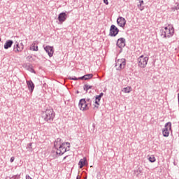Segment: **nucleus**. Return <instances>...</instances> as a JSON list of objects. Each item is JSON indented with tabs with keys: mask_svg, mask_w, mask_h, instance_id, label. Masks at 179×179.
I'll list each match as a JSON object with an SVG mask.
<instances>
[{
	"mask_svg": "<svg viewBox=\"0 0 179 179\" xmlns=\"http://www.w3.org/2000/svg\"><path fill=\"white\" fill-rule=\"evenodd\" d=\"M62 139L60 138H57L54 142L53 149H55L56 155L58 156H62L66 152H69L68 148H65L67 145H69V142L62 143L61 142Z\"/></svg>",
	"mask_w": 179,
	"mask_h": 179,
	"instance_id": "1",
	"label": "nucleus"
},
{
	"mask_svg": "<svg viewBox=\"0 0 179 179\" xmlns=\"http://www.w3.org/2000/svg\"><path fill=\"white\" fill-rule=\"evenodd\" d=\"M41 115L46 122H52L54 118H55V112H54L52 108L46 109L45 111L42 112Z\"/></svg>",
	"mask_w": 179,
	"mask_h": 179,
	"instance_id": "2",
	"label": "nucleus"
},
{
	"mask_svg": "<svg viewBox=\"0 0 179 179\" xmlns=\"http://www.w3.org/2000/svg\"><path fill=\"white\" fill-rule=\"evenodd\" d=\"M161 31V36H164L163 38H170L174 36V27H173V25H169V29L168 30L164 31V29H162Z\"/></svg>",
	"mask_w": 179,
	"mask_h": 179,
	"instance_id": "3",
	"label": "nucleus"
},
{
	"mask_svg": "<svg viewBox=\"0 0 179 179\" xmlns=\"http://www.w3.org/2000/svg\"><path fill=\"white\" fill-rule=\"evenodd\" d=\"M137 61L140 68H146V65H148V62L149 61V57H145L142 55L138 58Z\"/></svg>",
	"mask_w": 179,
	"mask_h": 179,
	"instance_id": "4",
	"label": "nucleus"
},
{
	"mask_svg": "<svg viewBox=\"0 0 179 179\" xmlns=\"http://www.w3.org/2000/svg\"><path fill=\"white\" fill-rule=\"evenodd\" d=\"M78 107L80 110H82V111H86L87 110H89L91 106L90 104H88L87 102H86V99L83 98L80 99L78 103Z\"/></svg>",
	"mask_w": 179,
	"mask_h": 179,
	"instance_id": "5",
	"label": "nucleus"
},
{
	"mask_svg": "<svg viewBox=\"0 0 179 179\" xmlns=\"http://www.w3.org/2000/svg\"><path fill=\"white\" fill-rule=\"evenodd\" d=\"M118 33H120V29L115 25L112 24L109 30V36L110 37H117Z\"/></svg>",
	"mask_w": 179,
	"mask_h": 179,
	"instance_id": "6",
	"label": "nucleus"
},
{
	"mask_svg": "<svg viewBox=\"0 0 179 179\" xmlns=\"http://www.w3.org/2000/svg\"><path fill=\"white\" fill-rule=\"evenodd\" d=\"M24 48V45L23 43H21L19 45V42L16 41L13 46V51L15 54H19V52H22Z\"/></svg>",
	"mask_w": 179,
	"mask_h": 179,
	"instance_id": "7",
	"label": "nucleus"
},
{
	"mask_svg": "<svg viewBox=\"0 0 179 179\" xmlns=\"http://www.w3.org/2000/svg\"><path fill=\"white\" fill-rule=\"evenodd\" d=\"M125 43L126 40L124 38H120L116 42V45L118 47V48H120L121 51H122V48L127 45Z\"/></svg>",
	"mask_w": 179,
	"mask_h": 179,
	"instance_id": "8",
	"label": "nucleus"
},
{
	"mask_svg": "<svg viewBox=\"0 0 179 179\" xmlns=\"http://www.w3.org/2000/svg\"><path fill=\"white\" fill-rule=\"evenodd\" d=\"M68 18V15L65 12H62L58 15V20L60 24H62L65 20Z\"/></svg>",
	"mask_w": 179,
	"mask_h": 179,
	"instance_id": "9",
	"label": "nucleus"
},
{
	"mask_svg": "<svg viewBox=\"0 0 179 179\" xmlns=\"http://www.w3.org/2000/svg\"><path fill=\"white\" fill-rule=\"evenodd\" d=\"M44 50L45 52H47L48 55L51 58L54 55V47L46 45L44 47Z\"/></svg>",
	"mask_w": 179,
	"mask_h": 179,
	"instance_id": "10",
	"label": "nucleus"
},
{
	"mask_svg": "<svg viewBox=\"0 0 179 179\" xmlns=\"http://www.w3.org/2000/svg\"><path fill=\"white\" fill-rule=\"evenodd\" d=\"M104 96V93L101 92L99 95L95 96V102L94 103L96 105L94 106V108H99V106H100V101L101 100V97Z\"/></svg>",
	"mask_w": 179,
	"mask_h": 179,
	"instance_id": "11",
	"label": "nucleus"
},
{
	"mask_svg": "<svg viewBox=\"0 0 179 179\" xmlns=\"http://www.w3.org/2000/svg\"><path fill=\"white\" fill-rule=\"evenodd\" d=\"M117 24L120 27H125V24H127V20L123 17H119L117 19Z\"/></svg>",
	"mask_w": 179,
	"mask_h": 179,
	"instance_id": "12",
	"label": "nucleus"
},
{
	"mask_svg": "<svg viewBox=\"0 0 179 179\" xmlns=\"http://www.w3.org/2000/svg\"><path fill=\"white\" fill-rule=\"evenodd\" d=\"M27 87L29 90V92L33 93V92H34V87H36L34 83H33V81L31 80H27Z\"/></svg>",
	"mask_w": 179,
	"mask_h": 179,
	"instance_id": "13",
	"label": "nucleus"
},
{
	"mask_svg": "<svg viewBox=\"0 0 179 179\" xmlns=\"http://www.w3.org/2000/svg\"><path fill=\"white\" fill-rule=\"evenodd\" d=\"M127 65V59H120V64L117 68V71H121V69H124L125 68V66Z\"/></svg>",
	"mask_w": 179,
	"mask_h": 179,
	"instance_id": "14",
	"label": "nucleus"
},
{
	"mask_svg": "<svg viewBox=\"0 0 179 179\" xmlns=\"http://www.w3.org/2000/svg\"><path fill=\"white\" fill-rule=\"evenodd\" d=\"M87 162V159L86 158V157L81 159L78 162L79 168L80 169H83V167H85V166H86V162Z\"/></svg>",
	"mask_w": 179,
	"mask_h": 179,
	"instance_id": "15",
	"label": "nucleus"
},
{
	"mask_svg": "<svg viewBox=\"0 0 179 179\" xmlns=\"http://www.w3.org/2000/svg\"><path fill=\"white\" fill-rule=\"evenodd\" d=\"M13 45V40H7L4 44V50H9Z\"/></svg>",
	"mask_w": 179,
	"mask_h": 179,
	"instance_id": "16",
	"label": "nucleus"
},
{
	"mask_svg": "<svg viewBox=\"0 0 179 179\" xmlns=\"http://www.w3.org/2000/svg\"><path fill=\"white\" fill-rule=\"evenodd\" d=\"M30 50L31 51H38V46L36 45V42H34L31 46H30Z\"/></svg>",
	"mask_w": 179,
	"mask_h": 179,
	"instance_id": "17",
	"label": "nucleus"
},
{
	"mask_svg": "<svg viewBox=\"0 0 179 179\" xmlns=\"http://www.w3.org/2000/svg\"><path fill=\"white\" fill-rule=\"evenodd\" d=\"M162 135H163V136H164V138H169V136L170 135V131L167 129H163Z\"/></svg>",
	"mask_w": 179,
	"mask_h": 179,
	"instance_id": "18",
	"label": "nucleus"
},
{
	"mask_svg": "<svg viewBox=\"0 0 179 179\" xmlns=\"http://www.w3.org/2000/svg\"><path fill=\"white\" fill-rule=\"evenodd\" d=\"M134 174L136 175V177H139V176H142V169H141V168H138L134 171Z\"/></svg>",
	"mask_w": 179,
	"mask_h": 179,
	"instance_id": "19",
	"label": "nucleus"
},
{
	"mask_svg": "<svg viewBox=\"0 0 179 179\" xmlns=\"http://www.w3.org/2000/svg\"><path fill=\"white\" fill-rule=\"evenodd\" d=\"M83 89H84V90H85V92H88L89 90L93 89V86H92V85H88V84H85V85H84V86H83Z\"/></svg>",
	"mask_w": 179,
	"mask_h": 179,
	"instance_id": "20",
	"label": "nucleus"
},
{
	"mask_svg": "<svg viewBox=\"0 0 179 179\" xmlns=\"http://www.w3.org/2000/svg\"><path fill=\"white\" fill-rule=\"evenodd\" d=\"M163 129H169V131H171V122H168Z\"/></svg>",
	"mask_w": 179,
	"mask_h": 179,
	"instance_id": "21",
	"label": "nucleus"
},
{
	"mask_svg": "<svg viewBox=\"0 0 179 179\" xmlns=\"http://www.w3.org/2000/svg\"><path fill=\"white\" fill-rule=\"evenodd\" d=\"M122 92H123V93H131V87L128 86V87H124Z\"/></svg>",
	"mask_w": 179,
	"mask_h": 179,
	"instance_id": "22",
	"label": "nucleus"
},
{
	"mask_svg": "<svg viewBox=\"0 0 179 179\" xmlns=\"http://www.w3.org/2000/svg\"><path fill=\"white\" fill-rule=\"evenodd\" d=\"M27 69L29 72H31V73H36V71L33 69V66L31 65L27 66Z\"/></svg>",
	"mask_w": 179,
	"mask_h": 179,
	"instance_id": "23",
	"label": "nucleus"
},
{
	"mask_svg": "<svg viewBox=\"0 0 179 179\" xmlns=\"http://www.w3.org/2000/svg\"><path fill=\"white\" fill-rule=\"evenodd\" d=\"M148 160L150 163H155V162H156V157H155V156L152 155L148 157Z\"/></svg>",
	"mask_w": 179,
	"mask_h": 179,
	"instance_id": "24",
	"label": "nucleus"
},
{
	"mask_svg": "<svg viewBox=\"0 0 179 179\" xmlns=\"http://www.w3.org/2000/svg\"><path fill=\"white\" fill-rule=\"evenodd\" d=\"M85 80H89V79H92V78H93V74L92 73L86 74L85 75Z\"/></svg>",
	"mask_w": 179,
	"mask_h": 179,
	"instance_id": "25",
	"label": "nucleus"
},
{
	"mask_svg": "<svg viewBox=\"0 0 179 179\" xmlns=\"http://www.w3.org/2000/svg\"><path fill=\"white\" fill-rule=\"evenodd\" d=\"M176 6H173L172 8L173 10H178V9H179V3H176Z\"/></svg>",
	"mask_w": 179,
	"mask_h": 179,
	"instance_id": "26",
	"label": "nucleus"
},
{
	"mask_svg": "<svg viewBox=\"0 0 179 179\" xmlns=\"http://www.w3.org/2000/svg\"><path fill=\"white\" fill-rule=\"evenodd\" d=\"M86 103H87L92 107V99L90 98L85 99Z\"/></svg>",
	"mask_w": 179,
	"mask_h": 179,
	"instance_id": "27",
	"label": "nucleus"
},
{
	"mask_svg": "<svg viewBox=\"0 0 179 179\" xmlns=\"http://www.w3.org/2000/svg\"><path fill=\"white\" fill-rule=\"evenodd\" d=\"M138 8L140 10H143V9H145V6L141 3L138 4Z\"/></svg>",
	"mask_w": 179,
	"mask_h": 179,
	"instance_id": "28",
	"label": "nucleus"
},
{
	"mask_svg": "<svg viewBox=\"0 0 179 179\" xmlns=\"http://www.w3.org/2000/svg\"><path fill=\"white\" fill-rule=\"evenodd\" d=\"M27 59L29 62H33L34 59H33V57L32 56H28L27 57Z\"/></svg>",
	"mask_w": 179,
	"mask_h": 179,
	"instance_id": "29",
	"label": "nucleus"
},
{
	"mask_svg": "<svg viewBox=\"0 0 179 179\" xmlns=\"http://www.w3.org/2000/svg\"><path fill=\"white\" fill-rule=\"evenodd\" d=\"M70 80H79V78H76V76L73 77H69Z\"/></svg>",
	"mask_w": 179,
	"mask_h": 179,
	"instance_id": "30",
	"label": "nucleus"
},
{
	"mask_svg": "<svg viewBox=\"0 0 179 179\" xmlns=\"http://www.w3.org/2000/svg\"><path fill=\"white\" fill-rule=\"evenodd\" d=\"M90 129L91 128V131H92V132H94V129L96 128V124H92V127H89Z\"/></svg>",
	"mask_w": 179,
	"mask_h": 179,
	"instance_id": "31",
	"label": "nucleus"
},
{
	"mask_svg": "<svg viewBox=\"0 0 179 179\" xmlns=\"http://www.w3.org/2000/svg\"><path fill=\"white\" fill-rule=\"evenodd\" d=\"M170 26H171V24H169L168 27H164V31H166L167 30H169L170 29Z\"/></svg>",
	"mask_w": 179,
	"mask_h": 179,
	"instance_id": "32",
	"label": "nucleus"
},
{
	"mask_svg": "<svg viewBox=\"0 0 179 179\" xmlns=\"http://www.w3.org/2000/svg\"><path fill=\"white\" fill-rule=\"evenodd\" d=\"M78 80H85V76H83L81 77H78Z\"/></svg>",
	"mask_w": 179,
	"mask_h": 179,
	"instance_id": "33",
	"label": "nucleus"
},
{
	"mask_svg": "<svg viewBox=\"0 0 179 179\" xmlns=\"http://www.w3.org/2000/svg\"><path fill=\"white\" fill-rule=\"evenodd\" d=\"M120 64H121V59H117V61L116 62V66H118V65L120 66Z\"/></svg>",
	"mask_w": 179,
	"mask_h": 179,
	"instance_id": "34",
	"label": "nucleus"
},
{
	"mask_svg": "<svg viewBox=\"0 0 179 179\" xmlns=\"http://www.w3.org/2000/svg\"><path fill=\"white\" fill-rule=\"evenodd\" d=\"M65 148H66L67 150H70L71 143H69V145H65Z\"/></svg>",
	"mask_w": 179,
	"mask_h": 179,
	"instance_id": "35",
	"label": "nucleus"
},
{
	"mask_svg": "<svg viewBox=\"0 0 179 179\" xmlns=\"http://www.w3.org/2000/svg\"><path fill=\"white\" fill-rule=\"evenodd\" d=\"M10 162L11 163H13V162H15V157H12L10 158Z\"/></svg>",
	"mask_w": 179,
	"mask_h": 179,
	"instance_id": "36",
	"label": "nucleus"
},
{
	"mask_svg": "<svg viewBox=\"0 0 179 179\" xmlns=\"http://www.w3.org/2000/svg\"><path fill=\"white\" fill-rule=\"evenodd\" d=\"M33 143H29L27 145V148H29V149H31V146H32Z\"/></svg>",
	"mask_w": 179,
	"mask_h": 179,
	"instance_id": "37",
	"label": "nucleus"
},
{
	"mask_svg": "<svg viewBox=\"0 0 179 179\" xmlns=\"http://www.w3.org/2000/svg\"><path fill=\"white\" fill-rule=\"evenodd\" d=\"M139 3H140L141 5H143H143H145V3H144L143 1H139Z\"/></svg>",
	"mask_w": 179,
	"mask_h": 179,
	"instance_id": "38",
	"label": "nucleus"
},
{
	"mask_svg": "<svg viewBox=\"0 0 179 179\" xmlns=\"http://www.w3.org/2000/svg\"><path fill=\"white\" fill-rule=\"evenodd\" d=\"M105 5H108V1H103Z\"/></svg>",
	"mask_w": 179,
	"mask_h": 179,
	"instance_id": "39",
	"label": "nucleus"
},
{
	"mask_svg": "<svg viewBox=\"0 0 179 179\" xmlns=\"http://www.w3.org/2000/svg\"><path fill=\"white\" fill-rule=\"evenodd\" d=\"M69 155H66V156H65L64 158H63V160H66V158L69 157Z\"/></svg>",
	"mask_w": 179,
	"mask_h": 179,
	"instance_id": "40",
	"label": "nucleus"
},
{
	"mask_svg": "<svg viewBox=\"0 0 179 179\" xmlns=\"http://www.w3.org/2000/svg\"><path fill=\"white\" fill-rule=\"evenodd\" d=\"M79 178H80V177H79V176H78L76 177V179H79Z\"/></svg>",
	"mask_w": 179,
	"mask_h": 179,
	"instance_id": "41",
	"label": "nucleus"
},
{
	"mask_svg": "<svg viewBox=\"0 0 179 179\" xmlns=\"http://www.w3.org/2000/svg\"><path fill=\"white\" fill-rule=\"evenodd\" d=\"M76 94H79V91L77 90V91H76Z\"/></svg>",
	"mask_w": 179,
	"mask_h": 179,
	"instance_id": "42",
	"label": "nucleus"
},
{
	"mask_svg": "<svg viewBox=\"0 0 179 179\" xmlns=\"http://www.w3.org/2000/svg\"><path fill=\"white\" fill-rule=\"evenodd\" d=\"M84 179H87V176H85V177H84Z\"/></svg>",
	"mask_w": 179,
	"mask_h": 179,
	"instance_id": "43",
	"label": "nucleus"
},
{
	"mask_svg": "<svg viewBox=\"0 0 179 179\" xmlns=\"http://www.w3.org/2000/svg\"><path fill=\"white\" fill-rule=\"evenodd\" d=\"M17 177V176H15L14 177V179H16Z\"/></svg>",
	"mask_w": 179,
	"mask_h": 179,
	"instance_id": "44",
	"label": "nucleus"
},
{
	"mask_svg": "<svg viewBox=\"0 0 179 179\" xmlns=\"http://www.w3.org/2000/svg\"><path fill=\"white\" fill-rule=\"evenodd\" d=\"M64 150H65V149H62V152H64Z\"/></svg>",
	"mask_w": 179,
	"mask_h": 179,
	"instance_id": "45",
	"label": "nucleus"
},
{
	"mask_svg": "<svg viewBox=\"0 0 179 179\" xmlns=\"http://www.w3.org/2000/svg\"><path fill=\"white\" fill-rule=\"evenodd\" d=\"M103 1H108V0H103Z\"/></svg>",
	"mask_w": 179,
	"mask_h": 179,
	"instance_id": "46",
	"label": "nucleus"
},
{
	"mask_svg": "<svg viewBox=\"0 0 179 179\" xmlns=\"http://www.w3.org/2000/svg\"><path fill=\"white\" fill-rule=\"evenodd\" d=\"M0 41H1V38H0Z\"/></svg>",
	"mask_w": 179,
	"mask_h": 179,
	"instance_id": "47",
	"label": "nucleus"
}]
</instances>
